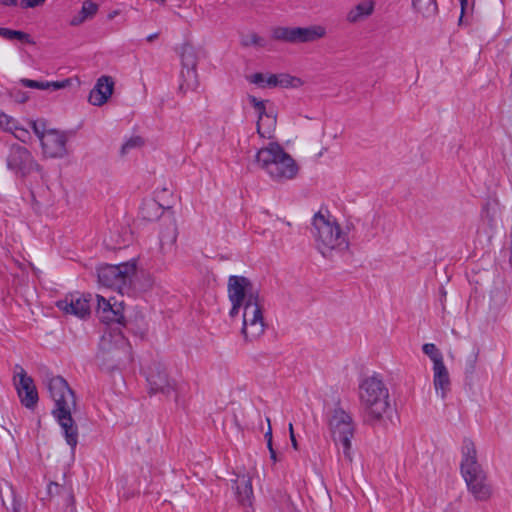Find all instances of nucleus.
<instances>
[{"label": "nucleus", "mask_w": 512, "mask_h": 512, "mask_svg": "<svg viewBox=\"0 0 512 512\" xmlns=\"http://www.w3.org/2000/svg\"><path fill=\"white\" fill-rule=\"evenodd\" d=\"M10 494H11V510L12 512H21V503L14 495L13 490L10 488Z\"/></svg>", "instance_id": "37"}, {"label": "nucleus", "mask_w": 512, "mask_h": 512, "mask_svg": "<svg viewBox=\"0 0 512 512\" xmlns=\"http://www.w3.org/2000/svg\"><path fill=\"white\" fill-rule=\"evenodd\" d=\"M127 352L128 344L122 335H104L100 342L97 360L100 365L112 368L120 362L122 354Z\"/></svg>", "instance_id": "12"}, {"label": "nucleus", "mask_w": 512, "mask_h": 512, "mask_svg": "<svg viewBox=\"0 0 512 512\" xmlns=\"http://www.w3.org/2000/svg\"><path fill=\"white\" fill-rule=\"evenodd\" d=\"M143 140L139 136L131 137L129 140H127L121 147L120 153L121 155H126L129 153L131 149L138 148L142 146Z\"/></svg>", "instance_id": "32"}, {"label": "nucleus", "mask_w": 512, "mask_h": 512, "mask_svg": "<svg viewBox=\"0 0 512 512\" xmlns=\"http://www.w3.org/2000/svg\"><path fill=\"white\" fill-rule=\"evenodd\" d=\"M326 35L327 30L323 25L296 27V44L314 42L324 38Z\"/></svg>", "instance_id": "21"}, {"label": "nucleus", "mask_w": 512, "mask_h": 512, "mask_svg": "<svg viewBox=\"0 0 512 512\" xmlns=\"http://www.w3.org/2000/svg\"><path fill=\"white\" fill-rule=\"evenodd\" d=\"M267 446H268L269 451H270L271 449H273L272 440L268 439V441H267Z\"/></svg>", "instance_id": "47"}, {"label": "nucleus", "mask_w": 512, "mask_h": 512, "mask_svg": "<svg viewBox=\"0 0 512 512\" xmlns=\"http://www.w3.org/2000/svg\"><path fill=\"white\" fill-rule=\"evenodd\" d=\"M119 14H120V12H119L118 10L111 11V12L108 14V19H109V20H112V19H114L115 17H117Z\"/></svg>", "instance_id": "43"}, {"label": "nucleus", "mask_w": 512, "mask_h": 512, "mask_svg": "<svg viewBox=\"0 0 512 512\" xmlns=\"http://www.w3.org/2000/svg\"><path fill=\"white\" fill-rule=\"evenodd\" d=\"M274 40L296 44V27L277 26L271 30Z\"/></svg>", "instance_id": "25"}, {"label": "nucleus", "mask_w": 512, "mask_h": 512, "mask_svg": "<svg viewBox=\"0 0 512 512\" xmlns=\"http://www.w3.org/2000/svg\"><path fill=\"white\" fill-rule=\"evenodd\" d=\"M176 241V232L173 229L170 233V243H174Z\"/></svg>", "instance_id": "46"}, {"label": "nucleus", "mask_w": 512, "mask_h": 512, "mask_svg": "<svg viewBox=\"0 0 512 512\" xmlns=\"http://www.w3.org/2000/svg\"><path fill=\"white\" fill-rule=\"evenodd\" d=\"M304 85V81L296 76L288 73L277 74V87L280 88H300Z\"/></svg>", "instance_id": "27"}, {"label": "nucleus", "mask_w": 512, "mask_h": 512, "mask_svg": "<svg viewBox=\"0 0 512 512\" xmlns=\"http://www.w3.org/2000/svg\"><path fill=\"white\" fill-rule=\"evenodd\" d=\"M312 226L316 248L323 257L331 258L348 250L347 233L328 212H317L313 217Z\"/></svg>", "instance_id": "4"}, {"label": "nucleus", "mask_w": 512, "mask_h": 512, "mask_svg": "<svg viewBox=\"0 0 512 512\" xmlns=\"http://www.w3.org/2000/svg\"><path fill=\"white\" fill-rule=\"evenodd\" d=\"M460 2H461L462 11H463L464 7H465V5L467 3V0H460Z\"/></svg>", "instance_id": "49"}, {"label": "nucleus", "mask_w": 512, "mask_h": 512, "mask_svg": "<svg viewBox=\"0 0 512 512\" xmlns=\"http://www.w3.org/2000/svg\"><path fill=\"white\" fill-rule=\"evenodd\" d=\"M46 0H21L20 5L22 8H35L44 4Z\"/></svg>", "instance_id": "36"}, {"label": "nucleus", "mask_w": 512, "mask_h": 512, "mask_svg": "<svg viewBox=\"0 0 512 512\" xmlns=\"http://www.w3.org/2000/svg\"><path fill=\"white\" fill-rule=\"evenodd\" d=\"M252 164L276 184H285L296 179L300 171L298 162L276 141H270L259 148Z\"/></svg>", "instance_id": "2"}, {"label": "nucleus", "mask_w": 512, "mask_h": 512, "mask_svg": "<svg viewBox=\"0 0 512 512\" xmlns=\"http://www.w3.org/2000/svg\"><path fill=\"white\" fill-rule=\"evenodd\" d=\"M7 167L16 178L29 186L31 195L35 199L36 193L30 185V178L35 176L44 180L45 173L32 153L25 147L19 145L12 146L7 157Z\"/></svg>", "instance_id": "7"}, {"label": "nucleus", "mask_w": 512, "mask_h": 512, "mask_svg": "<svg viewBox=\"0 0 512 512\" xmlns=\"http://www.w3.org/2000/svg\"><path fill=\"white\" fill-rule=\"evenodd\" d=\"M96 312L101 321L106 323H120L123 319V306L121 303H111L103 296L97 295Z\"/></svg>", "instance_id": "17"}, {"label": "nucleus", "mask_w": 512, "mask_h": 512, "mask_svg": "<svg viewBox=\"0 0 512 512\" xmlns=\"http://www.w3.org/2000/svg\"><path fill=\"white\" fill-rule=\"evenodd\" d=\"M157 38H158V33H154V34L148 35L146 39L148 42H153Z\"/></svg>", "instance_id": "44"}, {"label": "nucleus", "mask_w": 512, "mask_h": 512, "mask_svg": "<svg viewBox=\"0 0 512 512\" xmlns=\"http://www.w3.org/2000/svg\"><path fill=\"white\" fill-rule=\"evenodd\" d=\"M248 81L259 88H277V74L273 73H254L248 76Z\"/></svg>", "instance_id": "24"}, {"label": "nucleus", "mask_w": 512, "mask_h": 512, "mask_svg": "<svg viewBox=\"0 0 512 512\" xmlns=\"http://www.w3.org/2000/svg\"><path fill=\"white\" fill-rule=\"evenodd\" d=\"M414 9L422 14V16L429 18L437 13L436 0H412Z\"/></svg>", "instance_id": "26"}, {"label": "nucleus", "mask_w": 512, "mask_h": 512, "mask_svg": "<svg viewBox=\"0 0 512 512\" xmlns=\"http://www.w3.org/2000/svg\"><path fill=\"white\" fill-rule=\"evenodd\" d=\"M18 3V0H0V4L5 6H16Z\"/></svg>", "instance_id": "40"}, {"label": "nucleus", "mask_w": 512, "mask_h": 512, "mask_svg": "<svg viewBox=\"0 0 512 512\" xmlns=\"http://www.w3.org/2000/svg\"><path fill=\"white\" fill-rule=\"evenodd\" d=\"M11 96H13L18 102H25L28 99V97L20 91L11 92Z\"/></svg>", "instance_id": "38"}, {"label": "nucleus", "mask_w": 512, "mask_h": 512, "mask_svg": "<svg viewBox=\"0 0 512 512\" xmlns=\"http://www.w3.org/2000/svg\"><path fill=\"white\" fill-rule=\"evenodd\" d=\"M267 422L268 424L270 425V419H267ZM265 438L268 440H272V431H271V427L269 426V429L268 431L265 433Z\"/></svg>", "instance_id": "42"}, {"label": "nucleus", "mask_w": 512, "mask_h": 512, "mask_svg": "<svg viewBox=\"0 0 512 512\" xmlns=\"http://www.w3.org/2000/svg\"><path fill=\"white\" fill-rule=\"evenodd\" d=\"M0 36L4 37L6 39H9V40L17 39L22 42L34 44V41L31 40L29 34L23 32V31H19V30L0 28Z\"/></svg>", "instance_id": "28"}, {"label": "nucleus", "mask_w": 512, "mask_h": 512, "mask_svg": "<svg viewBox=\"0 0 512 512\" xmlns=\"http://www.w3.org/2000/svg\"><path fill=\"white\" fill-rule=\"evenodd\" d=\"M248 100L257 114L256 131L258 136L262 139L273 140L277 129V116L273 109L267 108V100H260L251 95Z\"/></svg>", "instance_id": "13"}, {"label": "nucleus", "mask_w": 512, "mask_h": 512, "mask_svg": "<svg viewBox=\"0 0 512 512\" xmlns=\"http://www.w3.org/2000/svg\"><path fill=\"white\" fill-rule=\"evenodd\" d=\"M235 490L238 502L244 508H251L253 503V489L251 478L248 475H237Z\"/></svg>", "instance_id": "20"}, {"label": "nucleus", "mask_w": 512, "mask_h": 512, "mask_svg": "<svg viewBox=\"0 0 512 512\" xmlns=\"http://www.w3.org/2000/svg\"><path fill=\"white\" fill-rule=\"evenodd\" d=\"M242 44L246 47L252 46L256 48H265L267 46V41L264 37L258 35L257 33H250L245 36Z\"/></svg>", "instance_id": "31"}, {"label": "nucleus", "mask_w": 512, "mask_h": 512, "mask_svg": "<svg viewBox=\"0 0 512 512\" xmlns=\"http://www.w3.org/2000/svg\"><path fill=\"white\" fill-rule=\"evenodd\" d=\"M374 8L373 0H363L348 11L346 20L351 24L361 22L374 12Z\"/></svg>", "instance_id": "22"}, {"label": "nucleus", "mask_w": 512, "mask_h": 512, "mask_svg": "<svg viewBox=\"0 0 512 512\" xmlns=\"http://www.w3.org/2000/svg\"><path fill=\"white\" fill-rule=\"evenodd\" d=\"M288 428H289V434H290V435L294 434V429H293V425H292V423H290V424H289V427H288Z\"/></svg>", "instance_id": "48"}, {"label": "nucleus", "mask_w": 512, "mask_h": 512, "mask_svg": "<svg viewBox=\"0 0 512 512\" xmlns=\"http://www.w3.org/2000/svg\"><path fill=\"white\" fill-rule=\"evenodd\" d=\"M499 202L495 200L493 202H488L485 204L482 210V217L485 219L490 226H492L495 222L497 216Z\"/></svg>", "instance_id": "30"}, {"label": "nucleus", "mask_w": 512, "mask_h": 512, "mask_svg": "<svg viewBox=\"0 0 512 512\" xmlns=\"http://www.w3.org/2000/svg\"><path fill=\"white\" fill-rule=\"evenodd\" d=\"M11 133L22 142H26L30 136L28 130L18 127L17 125Z\"/></svg>", "instance_id": "35"}, {"label": "nucleus", "mask_w": 512, "mask_h": 512, "mask_svg": "<svg viewBox=\"0 0 512 512\" xmlns=\"http://www.w3.org/2000/svg\"><path fill=\"white\" fill-rule=\"evenodd\" d=\"M433 386L438 396L444 399L451 390V379L445 363L433 366Z\"/></svg>", "instance_id": "19"}, {"label": "nucleus", "mask_w": 512, "mask_h": 512, "mask_svg": "<svg viewBox=\"0 0 512 512\" xmlns=\"http://www.w3.org/2000/svg\"><path fill=\"white\" fill-rule=\"evenodd\" d=\"M15 385L21 402L27 408H32L38 401V394L33 379L23 368L15 376Z\"/></svg>", "instance_id": "16"}, {"label": "nucleus", "mask_w": 512, "mask_h": 512, "mask_svg": "<svg viewBox=\"0 0 512 512\" xmlns=\"http://www.w3.org/2000/svg\"><path fill=\"white\" fill-rule=\"evenodd\" d=\"M68 84H69L68 80L61 81V82H59V81H56V82H39V81H37L35 88L40 89V90H47L50 88H52L54 90H58V89L65 88Z\"/></svg>", "instance_id": "33"}, {"label": "nucleus", "mask_w": 512, "mask_h": 512, "mask_svg": "<svg viewBox=\"0 0 512 512\" xmlns=\"http://www.w3.org/2000/svg\"><path fill=\"white\" fill-rule=\"evenodd\" d=\"M206 55L203 47L190 42L183 43L179 48L181 61V83L180 90L184 93L196 91L199 87V76L197 65L199 60Z\"/></svg>", "instance_id": "8"}, {"label": "nucleus", "mask_w": 512, "mask_h": 512, "mask_svg": "<svg viewBox=\"0 0 512 512\" xmlns=\"http://www.w3.org/2000/svg\"><path fill=\"white\" fill-rule=\"evenodd\" d=\"M147 382L151 394L168 396L175 389V382L170 379L165 366L161 363H152L147 369Z\"/></svg>", "instance_id": "14"}, {"label": "nucleus", "mask_w": 512, "mask_h": 512, "mask_svg": "<svg viewBox=\"0 0 512 512\" xmlns=\"http://www.w3.org/2000/svg\"><path fill=\"white\" fill-rule=\"evenodd\" d=\"M290 440H291L292 447H293L295 450H298V443H297V440H296L295 434L290 435Z\"/></svg>", "instance_id": "41"}, {"label": "nucleus", "mask_w": 512, "mask_h": 512, "mask_svg": "<svg viewBox=\"0 0 512 512\" xmlns=\"http://www.w3.org/2000/svg\"><path fill=\"white\" fill-rule=\"evenodd\" d=\"M0 127L8 132H12L16 127L15 120L5 113H0Z\"/></svg>", "instance_id": "34"}, {"label": "nucleus", "mask_w": 512, "mask_h": 512, "mask_svg": "<svg viewBox=\"0 0 512 512\" xmlns=\"http://www.w3.org/2000/svg\"><path fill=\"white\" fill-rule=\"evenodd\" d=\"M330 429L334 442L342 446L346 460L352 463L351 438L353 437L354 426L351 416L341 409L335 410L330 419Z\"/></svg>", "instance_id": "10"}, {"label": "nucleus", "mask_w": 512, "mask_h": 512, "mask_svg": "<svg viewBox=\"0 0 512 512\" xmlns=\"http://www.w3.org/2000/svg\"><path fill=\"white\" fill-rule=\"evenodd\" d=\"M36 82L35 80H30V79H21L20 80V83L25 86V87H28V88H35L36 86Z\"/></svg>", "instance_id": "39"}, {"label": "nucleus", "mask_w": 512, "mask_h": 512, "mask_svg": "<svg viewBox=\"0 0 512 512\" xmlns=\"http://www.w3.org/2000/svg\"><path fill=\"white\" fill-rule=\"evenodd\" d=\"M98 12V5L92 0H85L82 3L80 11L71 18L70 25L73 27L80 26L87 20L92 19Z\"/></svg>", "instance_id": "23"}, {"label": "nucleus", "mask_w": 512, "mask_h": 512, "mask_svg": "<svg viewBox=\"0 0 512 512\" xmlns=\"http://www.w3.org/2000/svg\"><path fill=\"white\" fill-rule=\"evenodd\" d=\"M30 125L40 140L44 157L62 158L67 154V139L63 133L54 129L47 130L43 121H32Z\"/></svg>", "instance_id": "9"}, {"label": "nucleus", "mask_w": 512, "mask_h": 512, "mask_svg": "<svg viewBox=\"0 0 512 512\" xmlns=\"http://www.w3.org/2000/svg\"><path fill=\"white\" fill-rule=\"evenodd\" d=\"M56 306L67 315L85 319L91 313L90 298L82 295H69L57 301Z\"/></svg>", "instance_id": "15"}, {"label": "nucleus", "mask_w": 512, "mask_h": 512, "mask_svg": "<svg viewBox=\"0 0 512 512\" xmlns=\"http://www.w3.org/2000/svg\"><path fill=\"white\" fill-rule=\"evenodd\" d=\"M423 353L427 355L433 363V366L444 363L443 355L433 343H426L422 346Z\"/></svg>", "instance_id": "29"}, {"label": "nucleus", "mask_w": 512, "mask_h": 512, "mask_svg": "<svg viewBox=\"0 0 512 512\" xmlns=\"http://www.w3.org/2000/svg\"><path fill=\"white\" fill-rule=\"evenodd\" d=\"M231 303L229 316L235 318L241 313V335L246 342L257 341L266 330L264 305L258 290L243 276H230L227 285Z\"/></svg>", "instance_id": "1"}, {"label": "nucleus", "mask_w": 512, "mask_h": 512, "mask_svg": "<svg viewBox=\"0 0 512 512\" xmlns=\"http://www.w3.org/2000/svg\"><path fill=\"white\" fill-rule=\"evenodd\" d=\"M51 398L55 402L52 413L60 425L66 443L74 451L79 438V429L72 418L77 410V402L74 392L65 379L60 376L52 377L47 384Z\"/></svg>", "instance_id": "3"}, {"label": "nucleus", "mask_w": 512, "mask_h": 512, "mask_svg": "<svg viewBox=\"0 0 512 512\" xmlns=\"http://www.w3.org/2000/svg\"><path fill=\"white\" fill-rule=\"evenodd\" d=\"M136 271L137 265L134 260L118 265H106L98 270V279L102 285L120 291L131 283Z\"/></svg>", "instance_id": "11"}, {"label": "nucleus", "mask_w": 512, "mask_h": 512, "mask_svg": "<svg viewBox=\"0 0 512 512\" xmlns=\"http://www.w3.org/2000/svg\"><path fill=\"white\" fill-rule=\"evenodd\" d=\"M114 91V81L112 77L103 75L98 78L95 86L90 91L89 102L94 106H102L112 96Z\"/></svg>", "instance_id": "18"}, {"label": "nucleus", "mask_w": 512, "mask_h": 512, "mask_svg": "<svg viewBox=\"0 0 512 512\" xmlns=\"http://www.w3.org/2000/svg\"><path fill=\"white\" fill-rule=\"evenodd\" d=\"M461 474L468 491L476 501L486 502L493 495V489L487 475L477 460V450L474 442L465 439L462 444Z\"/></svg>", "instance_id": "6"}, {"label": "nucleus", "mask_w": 512, "mask_h": 512, "mask_svg": "<svg viewBox=\"0 0 512 512\" xmlns=\"http://www.w3.org/2000/svg\"><path fill=\"white\" fill-rule=\"evenodd\" d=\"M270 458L273 462H277V455L274 449H271L270 451Z\"/></svg>", "instance_id": "45"}, {"label": "nucleus", "mask_w": 512, "mask_h": 512, "mask_svg": "<svg viewBox=\"0 0 512 512\" xmlns=\"http://www.w3.org/2000/svg\"><path fill=\"white\" fill-rule=\"evenodd\" d=\"M359 402L366 417L373 422L389 418L393 412L389 390L378 376L364 378L359 385Z\"/></svg>", "instance_id": "5"}]
</instances>
